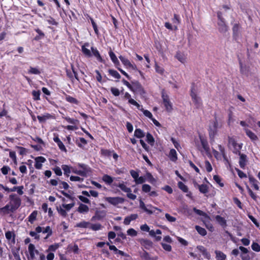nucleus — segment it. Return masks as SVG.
Masks as SVG:
<instances>
[{
    "label": "nucleus",
    "instance_id": "864d4df0",
    "mask_svg": "<svg viewBox=\"0 0 260 260\" xmlns=\"http://www.w3.org/2000/svg\"><path fill=\"white\" fill-rule=\"evenodd\" d=\"M102 225L100 223L92 224L91 225L90 228L93 231H98L101 229Z\"/></svg>",
    "mask_w": 260,
    "mask_h": 260
},
{
    "label": "nucleus",
    "instance_id": "c03bdc74",
    "mask_svg": "<svg viewBox=\"0 0 260 260\" xmlns=\"http://www.w3.org/2000/svg\"><path fill=\"white\" fill-rule=\"evenodd\" d=\"M141 111H142L143 113V114H144L145 116H146V117L149 118L150 119H151L153 117H152V115L151 114V113L147 110H144L143 108H142L141 107V109H140Z\"/></svg>",
    "mask_w": 260,
    "mask_h": 260
},
{
    "label": "nucleus",
    "instance_id": "7c9ffc66",
    "mask_svg": "<svg viewBox=\"0 0 260 260\" xmlns=\"http://www.w3.org/2000/svg\"><path fill=\"white\" fill-rule=\"evenodd\" d=\"M108 72L111 76L115 77V78L119 79L121 78L120 75L116 71L109 69Z\"/></svg>",
    "mask_w": 260,
    "mask_h": 260
},
{
    "label": "nucleus",
    "instance_id": "5fc2aeb1",
    "mask_svg": "<svg viewBox=\"0 0 260 260\" xmlns=\"http://www.w3.org/2000/svg\"><path fill=\"white\" fill-rule=\"evenodd\" d=\"M40 91H35L34 90L32 92V95L34 96V99L35 100H40Z\"/></svg>",
    "mask_w": 260,
    "mask_h": 260
},
{
    "label": "nucleus",
    "instance_id": "f8f14e48",
    "mask_svg": "<svg viewBox=\"0 0 260 260\" xmlns=\"http://www.w3.org/2000/svg\"><path fill=\"white\" fill-rule=\"evenodd\" d=\"M141 257L145 260H149V259H150V260H157V259H158L157 256H154V257L150 256L149 253L147 252H146V251H144V252L141 254Z\"/></svg>",
    "mask_w": 260,
    "mask_h": 260
},
{
    "label": "nucleus",
    "instance_id": "0eeeda50",
    "mask_svg": "<svg viewBox=\"0 0 260 260\" xmlns=\"http://www.w3.org/2000/svg\"><path fill=\"white\" fill-rule=\"evenodd\" d=\"M197 248L202 253L203 255L207 259H210V254L207 251V249L203 246H198Z\"/></svg>",
    "mask_w": 260,
    "mask_h": 260
},
{
    "label": "nucleus",
    "instance_id": "a18cd8bd",
    "mask_svg": "<svg viewBox=\"0 0 260 260\" xmlns=\"http://www.w3.org/2000/svg\"><path fill=\"white\" fill-rule=\"evenodd\" d=\"M251 248L252 250L258 252L260 251V246L258 243L256 242H253L252 243Z\"/></svg>",
    "mask_w": 260,
    "mask_h": 260
},
{
    "label": "nucleus",
    "instance_id": "f03ea898",
    "mask_svg": "<svg viewBox=\"0 0 260 260\" xmlns=\"http://www.w3.org/2000/svg\"><path fill=\"white\" fill-rule=\"evenodd\" d=\"M131 83L133 85L132 91L135 93H139L144 96L146 92L141 84L137 81H132Z\"/></svg>",
    "mask_w": 260,
    "mask_h": 260
},
{
    "label": "nucleus",
    "instance_id": "a211bd4d",
    "mask_svg": "<svg viewBox=\"0 0 260 260\" xmlns=\"http://www.w3.org/2000/svg\"><path fill=\"white\" fill-rule=\"evenodd\" d=\"M109 55H110V57L112 61L115 64V66H117V65L119 64V61H118L115 54L111 50L109 52Z\"/></svg>",
    "mask_w": 260,
    "mask_h": 260
},
{
    "label": "nucleus",
    "instance_id": "338daca9",
    "mask_svg": "<svg viewBox=\"0 0 260 260\" xmlns=\"http://www.w3.org/2000/svg\"><path fill=\"white\" fill-rule=\"evenodd\" d=\"M10 170V168L8 166H4L2 169L1 171L2 173L4 175H7L8 173V171Z\"/></svg>",
    "mask_w": 260,
    "mask_h": 260
},
{
    "label": "nucleus",
    "instance_id": "e433bc0d",
    "mask_svg": "<svg viewBox=\"0 0 260 260\" xmlns=\"http://www.w3.org/2000/svg\"><path fill=\"white\" fill-rule=\"evenodd\" d=\"M82 51L87 57H91L92 56L90 51L87 48L85 47V46H82Z\"/></svg>",
    "mask_w": 260,
    "mask_h": 260
},
{
    "label": "nucleus",
    "instance_id": "e2e57ef3",
    "mask_svg": "<svg viewBox=\"0 0 260 260\" xmlns=\"http://www.w3.org/2000/svg\"><path fill=\"white\" fill-rule=\"evenodd\" d=\"M161 246L162 248L167 251H171L172 249V247L170 245L166 244V243H161Z\"/></svg>",
    "mask_w": 260,
    "mask_h": 260
},
{
    "label": "nucleus",
    "instance_id": "c85d7f7f",
    "mask_svg": "<svg viewBox=\"0 0 260 260\" xmlns=\"http://www.w3.org/2000/svg\"><path fill=\"white\" fill-rule=\"evenodd\" d=\"M103 180L108 184H111L113 181V178L108 175H104L103 177Z\"/></svg>",
    "mask_w": 260,
    "mask_h": 260
},
{
    "label": "nucleus",
    "instance_id": "aec40b11",
    "mask_svg": "<svg viewBox=\"0 0 260 260\" xmlns=\"http://www.w3.org/2000/svg\"><path fill=\"white\" fill-rule=\"evenodd\" d=\"M200 138L201 140V142L202 146L203 148H204V149L205 150V151L208 152L210 149L208 144V142L206 140H205L203 138H202L201 137H200Z\"/></svg>",
    "mask_w": 260,
    "mask_h": 260
},
{
    "label": "nucleus",
    "instance_id": "4d7b16f0",
    "mask_svg": "<svg viewBox=\"0 0 260 260\" xmlns=\"http://www.w3.org/2000/svg\"><path fill=\"white\" fill-rule=\"evenodd\" d=\"M58 247L59 245L58 244L51 245L50 246H49L47 251H55L58 248Z\"/></svg>",
    "mask_w": 260,
    "mask_h": 260
},
{
    "label": "nucleus",
    "instance_id": "6e6552de",
    "mask_svg": "<svg viewBox=\"0 0 260 260\" xmlns=\"http://www.w3.org/2000/svg\"><path fill=\"white\" fill-rule=\"evenodd\" d=\"M219 25V31L221 33H225L228 31V26L224 21H220L218 22Z\"/></svg>",
    "mask_w": 260,
    "mask_h": 260
},
{
    "label": "nucleus",
    "instance_id": "2f4dec72",
    "mask_svg": "<svg viewBox=\"0 0 260 260\" xmlns=\"http://www.w3.org/2000/svg\"><path fill=\"white\" fill-rule=\"evenodd\" d=\"M146 141L147 142L150 144L151 146H153L154 142V139L150 133H147L146 135Z\"/></svg>",
    "mask_w": 260,
    "mask_h": 260
},
{
    "label": "nucleus",
    "instance_id": "473e14b6",
    "mask_svg": "<svg viewBox=\"0 0 260 260\" xmlns=\"http://www.w3.org/2000/svg\"><path fill=\"white\" fill-rule=\"evenodd\" d=\"M117 186L119 187L122 191L125 192H131V189L129 187H126L123 183H119Z\"/></svg>",
    "mask_w": 260,
    "mask_h": 260
},
{
    "label": "nucleus",
    "instance_id": "0e129e2a",
    "mask_svg": "<svg viewBox=\"0 0 260 260\" xmlns=\"http://www.w3.org/2000/svg\"><path fill=\"white\" fill-rule=\"evenodd\" d=\"M236 171H237L239 177L241 178L246 177V175L242 171L240 170L239 169L236 168Z\"/></svg>",
    "mask_w": 260,
    "mask_h": 260
},
{
    "label": "nucleus",
    "instance_id": "58836bf2",
    "mask_svg": "<svg viewBox=\"0 0 260 260\" xmlns=\"http://www.w3.org/2000/svg\"><path fill=\"white\" fill-rule=\"evenodd\" d=\"M66 99L67 101H68L69 103H73V104H78V101H77V100L73 97L71 96L67 95L66 98Z\"/></svg>",
    "mask_w": 260,
    "mask_h": 260
},
{
    "label": "nucleus",
    "instance_id": "f704fd0d",
    "mask_svg": "<svg viewBox=\"0 0 260 260\" xmlns=\"http://www.w3.org/2000/svg\"><path fill=\"white\" fill-rule=\"evenodd\" d=\"M38 212L37 211H34L32 213L29 215L28 221L32 223L34 221L36 220V217L37 216Z\"/></svg>",
    "mask_w": 260,
    "mask_h": 260
},
{
    "label": "nucleus",
    "instance_id": "09e8293b",
    "mask_svg": "<svg viewBox=\"0 0 260 260\" xmlns=\"http://www.w3.org/2000/svg\"><path fill=\"white\" fill-rule=\"evenodd\" d=\"M43 233H48L47 237L46 238H47L48 237L52 235V230L50 226H47L44 231H43Z\"/></svg>",
    "mask_w": 260,
    "mask_h": 260
},
{
    "label": "nucleus",
    "instance_id": "393cba45",
    "mask_svg": "<svg viewBox=\"0 0 260 260\" xmlns=\"http://www.w3.org/2000/svg\"><path fill=\"white\" fill-rule=\"evenodd\" d=\"M249 182L252 184L254 189L256 190H258L259 189V187L257 184V181L254 177L250 175L249 176Z\"/></svg>",
    "mask_w": 260,
    "mask_h": 260
},
{
    "label": "nucleus",
    "instance_id": "de8ad7c7",
    "mask_svg": "<svg viewBox=\"0 0 260 260\" xmlns=\"http://www.w3.org/2000/svg\"><path fill=\"white\" fill-rule=\"evenodd\" d=\"M228 139H229V144H231L233 146L234 148H236V147L237 146V143L236 141H235V140L233 138H232L230 137H229Z\"/></svg>",
    "mask_w": 260,
    "mask_h": 260
},
{
    "label": "nucleus",
    "instance_id": "37998d69",
    "mask_svg": "<svg viewBox=\"0 0 260 260\" xmlns=\"http://www.w3.org/2000/svg\"><path fill=\"white\" fill-rule=\"evenodd\" d=\"M213 179L217 183H218L219 185L220 186L223 187L224 186L223 183L221 182V179L219 176L214 175L213 176Z\"/></svg>",
    "mask_w": 260,
    "mask_h": 260
},
{
    "label": "nucleus",
    "instance_id": "a19ab883",
    "mask_svg": "<svg viewBox=\"0 0 260 260\" xmlns=\"http://www.w3.org/2000/svg\"><path fill=\"white\" fill-rule=\"evenodd\" d=\"M62 169L64 171V175L68 177L69 176V174L71 172L70 167L67 165H62Z\"/></svg>",
    "mask_w": 260,
    "mask_h": 260
},
{
    "label": "nucleus",
    "instance_id": "052dcab7",
    "mask_svg": "<svg viewBox=\"0 0 260 260\" xmlns=\"http://www.w3.org/2000/svg\"><path fill=\"white\" fill-rule=\"evenodd\" d=\"M57 210L58 213L62 216L66 217L67 216V214L66 210H64L63 209H62V208L57 207Z\"/></svg>",
    "mask_w": 260,
    "mask_h": 260
},
{
    "label": "nucleus",
    "instance_id": "774afa93",
    "mask_svg": "<svg viewBox=\"0 0 260 260\" xmlns=\"http://www.w3.org/2000/svg\"><path fill=\"white\" fill-rule=\"evenodd\" d=\"M172 21L174 24H178L180 23V20L178 16L175 14L174 15V18L172 19Z\"/></svg>",
    "mask_w": 260,
    "mask_h": 260
},
{
    "label": "nucleus",
    "instance_id": "20e7f679",
    "mask_svg": "<svg viewBox=\"0 0 260 260\" xmlns=\"http://www.w3.org/2000/svg\"><path fill=\"white\" fill-rule=\"evenodd\" d=\"M161 96L166 110L170 112L172 110V104L170 101L169 96L165 93L164 90L161 91Z\"/></svg>",
    "mask_w": 260,
    "mask_h": 260
},
{
    "label": "nucleus",
    "instance_id": "c9c22d12",
    "mask_svg": "<svg viewBox=\"0 0 260 260\" xmlns=\"http://www.w3.org/2000/svg\"><path fill=\"white\" fill-rule=\"evenodd\" d=\"M176 57L182 63H184L185 61V57L184 55L180 52H177L176 53Z\"/></svg>",
    "mask_w": 260,
    "mask_h": 260
},
{
    "label": "nucleus",
    "instance_id": "9d476101",
    "mask_svg": "<svg viewBox=\"0 0 260 260\" xmlns=\"http://www.w3.org/2000/svg\"><path fill=\"white\" fill-rule=\"evenodd\" d=\"M141 244L146 248L149 249L150 248L152 247L153 243L147 239H142L141 240Z\"/></svg>",
    "mask_w": 260,
    "mask_h": 260
},
{
    "label": "nucleus",
    "instance_id": "423d86ee",
    "mask_svg": "<svg viewBox=\"0 0 260 260\" xmlns=\"http://www.w3.org/2000/svg\"><path fill=\"white\" fill-rule=\"evenodd\" d=\"M193 183L194 186L197 187L201 193H206L208 192V186L206 184L199 185L196 181H193Z\"/></svg>",
    "mask_w": 260,
    "mask_h": 260
},
{
    "label": "nucleus",
    "instance_id": "b1692460",
    "mask_svg": "<svg viewBox=\"0 0 260 260\" xmlns=\"http://www.w3.org/2000/svg\"><path fill=\"white\" fill-rule=\"evenodd\" d=\"M134 136L138 138H142L145 136V133L141 129L137 128L135 131Z\"/></svg>",
    "mask_w": 260,
    "mask_h": 260
},
{
    "label": "nucleus",
    "instance_id": "f3484780",
    "mask_svg": "<svg viewBox=\"0 0 260 260\" xmlns=\"http://www.w3.org/2000/svg\"><path fill=\"white\" fill-rule=\"evenodd\" d=\"M240 26L239 24L236 23L233 27L234 37H238L239 36Z\"/></svg>",
    "mask_w": 260,
    "mask_h": 260
},
{
    "label": "nucleus",
    "instance_id": "72a5a7b5",
    "mask_svg": "<svg viewBox=\"0 0 260 260\" xmlns=\"http://www.w3.org/2000/svg\"><path fill=\"white\" fill-rule=\"evenodd\" d=\"M178 187L184 192H187L188 191V188L186 185H185L182 182H179L178 183Z\"/></svg>",
    "mask_w": 260,
    "mask_h": 260
},
{
    "label": "nucleus",
    "instance_id": "cd10ccee",
    "mask_svg": "<svg viewBox=\"0 0 260 260\" xmlns=\"http://www.w3.org/2000/svg\"><path fill=\"white\" fill-rule=\"evenodd\" d=\"M51 117H52V116L50 114L48 113V114H46V115H43L42 116H38L37 118L40 122H44L46 120V119H49Z\"/></svg>",
    "mask_w": 260,
    "mask_h": 260
},
{
    "label": "nucleus",
    "instance_id": "7ed1b4c3",
    "mask_svg": "<svg viewBox=\"0 0 260 260\" xmlns=\"http://www.w3.org/2000/svg\"><path fill=\"white\" fill-rule=\"evenodd\" d=\"M10 199L12 202L10 211L13 212L16 210L20 206L21 200L16 194H12L10 196Z\"/></svg>",
    "mask_w": 260,
    "mask_h": 260
},
{
    "label": "nucleus",
    "instance_id": "680f3d73",
    "mask_svg": "<svg viewBox=\"0 0 260 260\" xmlns=\"http://www.w3.org/2000/svg\"><path fill=\"white\" fill-rule=\"evenodd\" d=\"M165 217L170 222H174L176 221V218L173 216H171L169 214L166 213Z\"/></svg>",
    "mask_w": 260,
    "mask_h": 260
},
{
    "label": "nucleus",
    "instance_id": "79ce46f5",
    "mask_svg": "<svg viewBox=\"0 0 260 260\" xmlns=\"http://www.w3.org/2000/svg\"><path fill=\"white\" fill-rule=\"evenodd\" d=\"M90 224V223L88 222L82 221L77 223L76 226L79 228H86Z\"/></svg>",
    "mask_w": 260,
    "mask_h": 260
},
{
    "label": "nucleus",
    "instance_id": "f257e3e1",
    "mask_svg": "<svg viewBox=\"0 0 260 260\" xmlns=\"http://www.w3.org/2000/svg\"><path fill=\"white\" fill-rule=\"evenodd\" d=\"M218 125L219 124L216 117L215 118L214 120L210 121L209 126V135L212 141H214V137L217 134V128L219 127Z\"/></svg>",
    "mask_w": 260,
    "mask_h": 260
},
{
    "label": "nucleus",
    "instance_id": "69168bd1",
    "mask_svg": "<svg viewBox=\"0 0 260 260\" xmlns=\"http://www.w3.org/2000/svg\"><path fill=\"white\" fill-rule=\"evenodd\" d=\"M119 58L125 66H126L130 62L127 59L125 58L124 57L121 55L119 56Z\"/></svg>",
    "mask_w": 260,
    "mask_h": 260
},
{
    "label": "nucleus",
    "instance_id": "6e6d98bb",
    "mask_svg": "<svg viewBox=\"0 0 260 260\" xmlns=\"http://www.w3.org/2000/svg\"><path fill=\"white\" fill-rule=\"evenodd\" d=\"M111 91L114 96H117L120 94V91L118 88L111 87Z\"/></svg>",
    "mask_w": 260,
    "mask_h": 260
},
{
    "label": "nucleus",
    "instance_id": "bf43d9fd",
    "mask_svg": "<svg viewBox=\"0 0 260 260\" xmlns=\"http://www.w3.org/2000/svg\"><path fill=\"white\" fill-rule=\"evenodd\" d=\"M205 167L208 172H210L212 170L211 165L208 160L205 161Z\"/></svg>",
    "mask_w": 260,
    "mask_h": 260
},
{
    "label": "nucleus",
    "instance_id": "a878e982",
    "mask_svg": "<svg viewBox=\"0 0 260 260\" xmlns=\"http://www.w3.org/2000/svg\"><path fill=\"white\" fill-rule=\"evenodd\" d=\"M195 229L198 233L202 236H204L207 234V232L204 228H203L199 225H196Z\"/></svg>",
    "mask_w": 260,
    "mask_h": 260
},
{
    "label": "nucleus",
    "instance_id": "49530a36",
    "mask_svg": "<svg viewBox=\"0 0 260 260\" xmlns=\"http://www.w3.org/2000/svg\"><path fill=\"white\" fill-rule=\"evenodd\" d=\"M151 186L148 185V184H143L142 185V189L143 190V191L145 192H149L151 190Z\"/></svg>",
    "mask_w": 260,
    "mask_h": 260
},
{
    "label": "nucleus",
    "instance_id": "ea45409f",
    "mask_svg": "<svg viewBox=\"0 0 260 260\" xmlns=\"http://www.w3.org/2000/svg\"><path fill=\"white\" fill-rule=\"evenodd\" d=\"M61 193L65 197H66L67 198L70 199V200H74L75 198L74 197H72L70 194H72L73 192L71 190H69L68 191V192L69 193H67V192H66L64 191H60Z\"/></svg>",
    "mask_w": 260,
    "mask_h": 260
},
{
    "label": "nucleus",
    "instance_id": "6ab92c4d",
    "mask_svg": "<svg viewBox=\"0 0 260 260\" xmlns=\"http://www.w3.org/2000/svg\"><path fill=\"white\" fill-rule=\"evenodd\" d=\"M77 211L81 213L87 212L89 211V208L87 205L81 203Z\"/></svg>",
    "mask_w": 260,
    "mask_h": 260
},
{
    "label": "nucleus",
    "instance_id": "412c9836",
    "mask_svg": "<svg viewBox=\"0 0 260 260\" xmlns=\"http://www.w3.org/2000/svg\"><path fill=\"white\" fill-rule=\"evenodd\" d=\"M169 157L173 161H175L177 159L176 151L174 149L170 150Z\"/></svg>",
    "mask_w": 260,
    "mask_h": 260
},
{
    "label": "nucleus",
    "instance_id": "3c124183",
    "mask_svg": "<svg viewBox=\"0 0 260 260\" xmlns=\"http://www.w3.org/2000/svg\"><path fill=\"white\" fill-rule=\"evenodd\" d=\"M247 189L248 190V193L250 196L251 197L252 199L256 201L257 199V196L253 193L252 190L248 186H247Z\"/></svg>",
    "mask_w": 260,
    "mask_h": 260
},
{
    "label": "nucleus",
    "instance_id": "bb28decb",
    "mask_svg": "<svg viewBox=\"0 0 260 260\" xmlns=\"http://www.w3.org/2000/svg\"><path fill=\"white\" fill-rule=\"evenodd\" d=\"M140 207L143 210H144L148 214H152L153 213L152 211L149 210L147 208L144 203L142 200L140 201Z\"/></svg>",
    "mask_w": 260,
    "mask_h": 260
},
{
    "label": "nucleus",
    "instance_id": "9b49d317",
    "mask_svg": "<svg viewBox=\"0 0 260 260\" xmlns=\"http://www.w3.org/2000/svg\"><path fill=\"white\" fill-rule=\"evenodd\" d=\"M54 141L57 143V145L59 148V149L63 151L66 152L67 149L66 147L62 143V142L60 140L58 137H55L53 138Z\"/></svg>",
    "mask_w": 260,
    "mask_h": 260
},
{
    "label": "nucleus",
    "instance_id": "2eb2a0df",
    "mask_svg": "<svg viewBox=\"0 0 260 260\" xmlns=\"http://www.w3.org/2000/svg\"><path fill=\"white\" fill-rule=\"evenodd\" d=\"M216 258L217 260H225L226 256L222 252L219 250H215Z\"/></svg>",
    "mask_w": 260,
    "mask_h": 260
},
{
    "label": "nucleus",
    "instance_id": "603ef678",
    "mask_svg": "<svg viewBox=\"0 0 260 260\" xmlns=\"http://www.w3.org/2000/svg\"><path fill=\"white\" fill-rule=\"evenodd\" d=\"M59 187L60 188H64V189H67L69 188V185L67 182L64 181H60V184Z\"/></svg>",
    "mask_w": 260,
    "mask_h": 260
},
{
    "label": "nucleus",
    "instance_id": "ddd939ff",
    "mask_svg": "<svg viewBox=\"0 0 260 260\" xmlns=\"http://www.w3.org/2000/svg\"><path fill=\"white\" fill-rule=\"evenodd\" d=\"M215 219L221 226L223 227L226 226V221L223 217H222L220 215H216L215 216Z\"/></svg>",
    "mask_w": 260,
    "mask_h": 260
},
{
    "label": "nucleus",
    "instance_id": "39448f33",
    "mask_svg": "<svg viewBox=\"0 0 260 260\" xmlns=\"http://www.w3.org/2000/svg\"><path fill=\"white\" fill-rule=\"evenodd\" d=\"M105 200L111 204L116 206L124 202V199L121 197H106Z\"/></svg>",
    "mask_w": 260,
    "mask_h": 260
},
{
    "label": "nucleus",
    "instance_id": "1a4fd4ad",
    "mask_svg": "<svg viewBox=\"0 0 260 260\" xmlns=\"http://www.w3.org/2000/svg\"><path fill=\"white\" fill-rule=\"evenodd\" d=\"M240 156L239 165L241 168H244L247 161V156L244 154H242Z\"/></svg>",
    "mask_w": 260,
    "mask_h": 260
},
{
    "label": "nucleus",
    "instance_id": "dca6fc26",
    "mask_svg": "<svg viewBox=\"0 0 260 260\" xmlns=\"http://www.w3.org/2000/svg\"><path fill=\"white\" fill-rule=\"evenodd\" d=\"M5 235H6V238L8 240H11V242L13 244H14L15 243V235L14 233L10 232V231H8L6 233Z\"/></svg>",
    "mask_w": 260,
    "mask_h": 260
},
{
    "label": "nucleus",
    "instance_id": "4468645a",
    "mask_svg": "<svg viewBox=\"0 0 260 260\" xmlns=\"http://www.w3.org/2000/svg\"><path fill=\"white\" fill-rule=\"evenodd\" d=\"M91 49L93 55L96 58V59L100 62H103V59H102V57L101 56L98 50L94 48L93 47H91Z\"/></svg>",
    "mask_w": 260,
    "mask_h": 260
},
{
    "label": "nucleus",
    "instance_id": "4be33fe9",
    "mask_svg": "<svg viewBox=\"0 0 260 260\" xmlns=\"http://www.w3.org/2000/svg\"><path fill=\"white\" fill-rule=\"evenodd\" d=\"M95 214L97 220H101L106 216V212L104 210L96 211L95 212Z\"/></svg>",
    "mask_w": 260,
    "mask_h": 260
},
{
    "label": "nucleus",
    "instance_id": "4c0bfd02",
    "mask_svg": "<svg viewBox=\"0 0 260 260\" xmlns=\"http://www.w3.org/2000/svg\"><path fill=\"white\" fill-rule=\"evenodd\" d=\"M28 73L29 74L38 75L40 74L41 72L37 68L30 67L29 70L28 71Z\"/></svg>",
    "mask_w": 260,
    "mask_h": 260
},
{
    "label": "nucleus",
    "instance_id": "8fccbe9b",
    "mask_svg": "<svg viewBox=\"0 0 260 260\" xmlns=\"http://www.w3.org/2000/svg\"><path fill=\"white\" fill-rule=\"evenodd\" d=\"M127 233L128 235L133 237H135L137 235V232L134 229H128L127 231Z\"/></svg>",
    "mask_w": 260,
    "mask_h": 260
},
{
    "label": "nucleus",
    "instance_id": "13d9d810",
    "mask_svg": "<svg viewBox=\"0 0 260 260\" xmlns=\"http://www.w3.org/2000/svg\"><path fill=\"white\" fill-rule=\"evenodd\" d=\"M75 205V203H73L72 204H62V206L66 209V210L69 211L72 208H73Z\"/></svg>",
    "mask_w": 260,
    "mask_h": 260
},
{
    "label": "nucleus",
    "instance_id": "c756f323",
    "mask_svg": "<svg viewBox=\"0 0 260 260\" xmlns=\"http://www.w3.org/2000/svg\"><path fill=\"white\" fill-rule=\"evenodd\" d=\"M68 249L69 251H72L74 253H78L79 248L78 245L76 244H74V245H69Z\"/></svg>",
    "mask_w": 260,
    "mask_h": 260
},
{
    "label": "nucleus",
    "instance_id": "5701e85b",
    "mask_svg": "<svg viewBox=\"0 0 260 260\" xmlns=\"http://www.w3.org/2000/svg\"><path fill=\"white\" fill-rule=\"evenodd\" d=\"M246 133L252 141H256L258 140L257 136L251 131L247 129L246 131Z\"/></svg>",
    "mask_w": 260,
    "mask_h": 260
}]
</instances>
